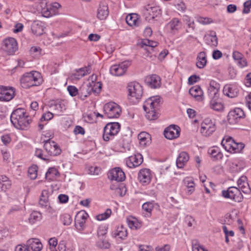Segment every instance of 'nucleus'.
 I'll return each instance as SVG.
<instances>
[{
  "instance_id": "nucleus-1",
  "label": "nucleus",
  "mask_w": 251,
  "mask_h": 251,
  "mask_svg": "<svg viewBox=\"0 0 251 251\" xmlns=\"http://www.w3.org/2000/svg\"><path fill=\"white\" fill-rule=\"evenodd\" d=\"M11 122L17 128L25 130L31 123V119L23 108H18L13 111L10 117Z\"/></svg>"
},
{
  "instance_id": "nucleus-2",
  "label": "nucleus",
  "mask_w": 251,
  "mask_h": 251,
  "mask_svg": "<svg viewBox=\"0 0 251 251\" xmlns=\"http://www.w3.org/2000/svg\"><path fill=\"white\" fill-rule=\"evenodd\" d=\"M160 105V98L158 96L151 97L144 102L143 108L146 117L149 120H156L159 115L158 110Z\"/></svg>"
},
{
  "instance_id": "nucleus-3",
  "label": "nucleus",
  "mask_w": 251,
  "mask_h": 251,
  "mask_svg": "<svg viewBox=\"0 0 251 251\" xmlns=\"http://www.w3.org/2000/svg\"><path fill=\"white\" fill-rule=\"evenodd\" d=\"M20 81L22 87L25 89L38 86L41 82V74L36 71L25 73L21 77Z\"/></svg>"
},
{
  "instance_id": "nucleus-4",
  "label": "nucleus",
  "mask_w": 251,
  "mask_h": 251,
  "mask_svg": "<svg viewBox=\"0 0 251 251\" xmlns=\"http://www.w3.org/2000/svg\"><path fill=\"white\" fill-rule=\"evenodd\" d=\"M128 99L133 103L137 102L143 94L142 87L136 82H130L128 84Z\"/></svg>"
},
{
  "instance_id": "nucleus-5",
  "label": "nucleus",
  "mask_w": 251,
  "mask_h": 251,
  "mask_svg": "<svg viewBox=\"0 0 251 251\" xmlns=\"http://www.w3.org/2000/svg\"><path fill=\"white\" fill-rule=\"evenodd\" d=\"M120 124L119 123H109L106 124L103 129V139L108 141L113 138L119 131Z\"/></svg>"
},
{
  "instance_id": "nucleus-6",
  "label": "nucleus",
  "mask_w": 251,
  "mask_h": 251,
  "mask_svg": "<svg viewBox=\"0 0 251 251\" xmlns=\"http://www.w3.org/2000/svg\"><path fill=\"white\" fill-rule=\"evenodd\" d=\"M103 111L106 118H116L120 116L121 109L117 103L110 102L104 105Z\"/></svg>"
},
{
  "instance_id": "nucleus-7",
  "label": "nucleus",
  "mask_w": 251,
  "mask_h": 251,
  "mask_svg": "<svg viewBox=\"0 0 251 251\" xmlns=\"http://www.w3.org/2000/svg\"><path fill=\"white\" fill-rule=\"evenodd\" d=\"M222 195L225 198L238 202H241L243 199L240 190L236 187H230L227 190H223Z\"/></svg>"
},
{
  "instance_id": "nucleus-8",
  "label": "nucleus",
  "mask_w": 251,
  "mask_h": 251,
  "mask_svg": "<svg viewBox=\"0 0 251 251\" xmlns=\"http://www.w3.org/2000/svg\"><path fill=\"white\" fill-rule=\"evenodd\" d=\"M2 49L8 55H13L18 50V43L13 38L9 37L3 41Z\"/></svg>"
},
{
  "instance_id": "nucleus-9",
  "label": "nucleus",
  "mask_w": 251,
  "mask_h": 251,
  "mask_svg": "<svg viewBox=\"0 0 251 251\" xmlns=\"http://www.w3.org/2000/svg\"><path fill=\"white\" fill-rule=\"evenodd\" d=\"M216 130L214 122L209 118L204 119L201 124V132L205 136H210Z\"/></svg>"
},
{
  "instance_id": "nucleus-10",
  "label": "nucleus",
  "mask_w": 251,
  "mask_h": 251,
  "mask_svg": "<svg viewBox=\"0 0 251 251\" xmlns=\"http://www.w3.org/2000/svg\"><path fill=\"white\" fill-rule=\"evenodd\" d=\"M44 149L49 155L56 156L61 153V150L57 144L53 141L48 139L44 141Z\"/></svg>"
},
{
  "instance_id": "nucleus-11",
  "label": "nucleus",
  "mask_w": 251,
  "mask_h": 251,
  "mask_svg": "<svg viewBox=\"0 0 251 251\" xmlns=\"http://www.w3.org/2000/svg\"><path fill=\"white\" fill-rule=\"evenodd\" d=\"M88 214L84 211L78 212L75 217V224L76 229L79 231H82L86 227V221L87 219Z\"/></svg>"
},
{
  "instance_id": "nucleus-12",
  "label": "nucleus",
  "mask_w": 251,
  "mask_h": 251,
  "mask_svg": "<svg viewBox=\"0 0 251 251\" xmlns=\"http://www.w3.org/2000/svg\"><path fill=\"white\" fill-rule=\"evenodd\" d=\"M243 110L240 108H236L230 111L227 115V119L231 124L237 123L241 119L245 117Z\"/></svg>"
},
{
  "instance_id": "nucleus-13",
  "label": "nucleus",
  "mask_w": 251,
  "mask_h": 251,
  "mask_svg": "<svg viewBox=\"0 0 251 251\" xmlns=\"http://www.w3.org/2000/svg\"><path fill=\"white\" fill-rule=\"evenodd\" d=\"M129 65V62L127 61L122 62L119 64L113 65L110 67V72L113 75L121 76L125 73Z\"/></svg>"
},
{
  "instance_id": "nucleus-14",
  "label": "nucleus",
  "mask_w": 251,
  "mask_h": 251,
  "mask_svg": "<svg viewBox=\"0 0 251 251\" xmlns=\"http://www.w3.org/2000/svg\"><path fill=\"white\" fill-rule=\"evenodd\" d=\"M15 96L14 89L12 87L0 86V100L8 101Z\"/></svg>"
},
{
  "instance_id": "nucleus-15",
  "label": "nucleus",
  "mask_w": 251,
  "mask_h": 251,
  "mask_svg": "<svg viewBox=\"0 0 251 251\" xmlns=\"http://www.w3.org/2000/svg\"><path fill=\"white\" fill-rule=\"evenodd\" d=\"M108 177L112 180L121 182L125 179L126 176L124 172L119 167L115 168L108 172Z\"/></svg>"
},
{
  "instance_id": "nucleus-16",
  "label": "nucleus",
  "mask_w": 251,
  "mask_h": 251,
  "mask_svg": "<svg viewBox=\"0 0 251 251\" xmlns=\"http://www.w3.org/2000/svg\"><path fill=\"white\" fill-rule=\"evenodd\" d=\"M92 83H87L82 85L79 88L78 95L82 99L85 98L90 95L92 92L99 93L100 91H98L96 89H94Z\"/></svg>"
},
{
  "instance_id": "nucleus-17",
  "label": "nucleus",
  "mask_w": 251,
  "mask_h": 251,
  "mask_svg": "<svg viewBox=\"0 0 251 251\" xmlns=\"http://www.w3.org/2000/svg\"><path fill=\"white\" fill-rule=\"evenodd\" d=\"M164 134L165 137L168 139L176 138L180 135V128L177 126H170L164 130Z\"/></svg>"
},
{
  "instance_id": "nucleus-18",
  "label": "nucleus",
  "mask_w": 251,
  "mask_h": 251,
  "mask_svg": "<svg viewBox=\"0 0 251 251\" xmlns=\"http://www.w3.org/2000/svg\"><path fill=\"white\" fill-rule=\"evenodd\" d=\"M181 21L177 18H173L166 25V28L168 29L171 33L175 34L182 26Z\"/></svg>"
},
{
  "instance_id": "nucleus-19",
  "label": "nucleus",
  "mask_w": 251,
  "mask_h": 251,
  "mask_svg": "<svg viewBox=\"0 0 251 251\" xmlns=\"http://www.w3.org/2000/svg\"><path fill=\"white\" fill-rule=\"evenodd\" d=\"M151 172L149 169H144L141 170L138 173V180L144 185L150 183L151 180Z\"/></svg>"
},
{
  "instance_id": "nucleus-20",
  "label": "nucleus",
  "mask_w": 251,
  "mask_h": 251,
  "mask_svg": "<svg viewBox=\"0 0 251 251\" xmlns=\"http://www.w3.org/2000/svg\"><path fill=\"white\" fill-rule=\"evenodd\" d=\"M204 41L207 45L211 47H216L218 45V38L216 33L212 30L207 31L204 35Z\"/></svg>"
},
{
  "instance_id": "nucleus-21",
  "label": "nucleus",
  "mask_w": 251,
  "mask_h": 251,
  "mask_svg": "<svg viewBox=\"0 0 251 251\" xmlns=\"http://www.w3.org/2000/svg\"><path fill=\"white\" fill-rule=\"evenodd\" d=\"M143 161L142 155L137 154L129 156L126 160V163L129 168L136 167L141 165Z\"/></svg>"
},
{
  "instance_id": "nucleus-22",
  "label": "nucleus",
  "mask_w": 251,
  "mask_h": 251,
  "mask_svg": "<svg viewBox=\"0 0 251 251\" xmlns=\"http://www.w3.org/2000/svg\"><path fill=\"white\" fill-rule=\"evenodd\" d=\"M219 89V84L214 80H211L208 88V94L209 98L211 99L218 98Z\"/></svg>"
},
{
  "instance_id": "nucleus-23",
  "label": "nucleus",
  "mask_w": 251,
  "mask_h": 251,
  "mask_svg": "<svg viewBox=\"0 0 251 251\" xmlns=\"http://www.w3.org/2000/svg\"><path fill=\"white\" fill-rule=\"evenodd\" d=\"M91 72V67L88 65L87 67L80 68L76 70L72 75L71 77L73 79L78 80L85 75L89 74Z\"/></svg>"
},
{
  "instance_id": "nucleus-24",
  "label": "nucleus",
  "mask_w": 251,
  "mask_h": 251,
  "mask_svg": "<svg viewBox=\"0 0 251 251\" xmlns=\"http://www.w3.org/2000/svg\"><path fill=\"white\" fill-rule=\"evenodd\" d=\"M109 14V10L107 3L105 2H101L98 9L97 17L103 20L106 18Z\"/></svg>"
},
{
  "instance_id": "nucleus-25",
  "label": "nucleus",
  "mask_w": 251,
  "mask_h": 251,
  "mask_svg": "<svg viewBox=\"0 0 251 251\" xmlns=\"http://www.w3.org/2000/svg\"><path fill=\"white\" fill-rule=\"evenodd\" d=\"M146 83L152 88H157L160 87V78L156 75H152L146 77Z\"/></svg>"
},
{
  "instance_id": "nucleus-26",
  "label": "nucleus",
  "mask_w": 251,
  "mask_h": 251,
  "mask_svg": "<svg viewBox=\"0 0 251 251\" xmlns=\"http://www.w3.org/2000/svg\"><path fill=\"white\" fill-rule=\"evenodd\" d=\"M26 245L28 249L30 248L33 251H40L43 248L41 242L37 238H31L28 240Z\"/></svg>"
},
{
  "instance_id": "nucleus-27",
  "label": "nucleus",
  "mask_w": 251,
  "mask_h": 251,
  "mask_svg": "<svg viewBox=\"0 0 251 251\" xmlns=\"http://www.w3.org/2000/svg\"><path fill=\"white\" fill-rule=\"evenodd\" d=\"M196 60V66L199 69L204 68L207 62L206 52L205 51L199 52L197 55Z\"/></svg>"
},
{
  "instance_id": "nucleus-28",
  "label": "nucleus",
  "mask_w": 251,
  "mask_h": 251,
  "mask_svg": "<svg viewBox=\"0 0 251 251\" xmlns=\"http://www.w3.org/2000/svg\"><path fill=\"white\" fill-rule=\"evenodd\" d=\"M32 33L37 36H40L44 32L43 23L40 21H34L31 25Z\"/></svg>"
},
{
  "instance_id": "nucleus-29",
  "label": "nucleus",
  "mask_w": 251,
  "mask_h": 251,
  "mask_svg": "<svg viewBox=\"0 0 251 251\" xmlns=\"http://www.w3.org/2000/svg\"><path fill=\"white\" fill-rule=\"evenodd\" d=\"M147 14L150 15L152 19L161 15V10L159 6L152 5L151 4L148 5L146 7Z\"/></svg>"
},
{
  "instance_id": "nucleus-30",
  "label": "nucleus",
  "mask_w": 251,
  "mask_h": 251,
  "mask_svg": "<svg viewBox=\"0 0 251 251\" xmlns=\"http://www.w3.org/2000/svg\"><path fill=\"white\" fill-rule=\"evenodd\" d=\"M189 93L197 100L200 101L202 100L203 92L199 86L196 85L191 87L189 89Z\"/></svg>"
},
{
  "instance_id": "nucleus-31",
  "label": "nucleus",
  "mask_w": 251,
  "mask_h": 251,
  "mask_svg": "<svg viewBox=\"0 0 251 251\" xmlns=\"http://www.w3.org/2000/svg\"><path fill=\"white\" fill-rule=\"evenodd\" d=\"M247 177L245 176H241L237 181L239 188L244 193H249L251 191L248 183L247 182Z\"/></svg>"
},
{
  "instance_id": "nucleus-32",
  "label": "nucleus",
  "mask_w": 251,
  "mask_h": 251,
  "mask_svg": "<svg viewBox=\"0 0 251 251\" xmlns=\"http://www.w3.org/2000/svg\"><path fill=\"white\" fill-rule=\"evenodd\" d=\"M189 157L186 152H181L177 158L176 164L178 168H182L189 160Z\"/></svg>"
},
{
  "instance_id": "nucleus-33",
  "label": "nucleus",
  "mask_w": 251,
  "mask_h": 251,
  "mask_svg": "<svg viewBox=\"0 0 251 251\" xmlns=\"http://www.w3.org/2000/svg\"><path fill=\"white\" fill-rule=\"evenodd\" d=\"M210 107L216 111H222L224 110V105L219 97L211 99L210 101Z\"/></svg>"
},
{
  "instance_id": "nucleus-34",
  "label": "nucleus",
  "mask_w": 251,
  "mask_h": 251,
  "mask_svg": "<svg viewBox=\"0 0 251 251\" xmlns=\"http://www.w3.org/2000/svg\"><path fill=\"white\" fill-rule=\"evenodd\" d=\"M208 153L214 161L221 159L223 156V153L220 151V150L215 147L209 148L208 151Z\"/></svg>"
},
{
  "instance_id": "nucleus-35",
  "label": "nucleus",
  "mask_w": 251,
  "mask_h": 251,
  "mask_svg": "<svg viewBox=\"0 0 251 251\" xmlns=\"http://www.w3.org/2000/svg\"><path fill=\"white\" fill-rule=\"evenodd\" d=\"M11 186V180L5 176H0V189L4 192Z\"/></svg>"
},
{
  "instance_id": "nucleus-36",
  "label": "nucleus",
  "mask_w": 251,
  "mask_h": 251,
  "mask_svg": "<svg viewBox=\"0 0 251 251\" xmlns=\"http://www.w3.org/2000/svg\"><path fill=\"white\" fill-rule=\"evenodd\" d=\"M234 141L231 137H225L221 142V145L226 151L231 152Z\"/></svg>"
},
{
  "instance_id": "nucleus-37",
  "label": "nucleus",
  "mask_w": 251,
  "mask_h": 251,
  "mask_svg": "<svg viewBox=\"0 0 251 251\" xmlns=\"http://www.w3.org/2000/svg\"><path fill=\"white\" fill-rule=\"evenodd\" d=\"M138 138L142 146H145L151 143L150 135L146 132H142L139 134Z\"/></svg>"
},
{
  "instance_id": "nucleus-38",
  "label": "nucleus",
  "mask_w": 251,
  "mask_h": 251,
  "mask_svg": "<svg viewBox=\"0 0 251 251\" xmlns=\"http://www.w3.org/2000/svg\"><path fill=\"white\" fill-rule=\"evenodd\" d=\"M47 191L43 190L42 192L41 197L39 203L41 207L48 209L50 207V204L49 201L48 197L47 196Z\"/></svg>"
},
{
  "instance_id": "nucleus-39",
  "label": "nucleus",
  "mask_w": 251,
  "mask_h": 251,
  "mask_svg": "<svg viewBox=\"0 0 251 251\" xmlns=\"http://www.w3.org/2000/svg\"><path fill=\"white\" fill-rule=\"evenodd\" d=\"M126 23L130 26L138 25V17L136 14H128L126 16Z\"/></svg>"
},
{
  "instance_id": "nucleus-40",
  "label": "nucleus",
  "mask_w": 251,
  "mask_h": 251,
  "mask_svg": "<svg viewBox=\"0 0 251 251\" xmlns=\"http://www.w3.org/2000/svg\"><path fill=\"white\" fill-rule=\"evenodd\" d=\"M43 1L45 2V6L43 7V5H41V12L43 16L46 18H48L54 15V11L51 10L50 5L47 4L46 0H44Z\"/></svg>"
},
{
  "instance_id": "nucleus-41",
  "label": "nucleus",
  "mask_w": 251,
  "mask_h": 251,
  "mask_svg": "<svg viewBox=\"0 0 251 251\" xmlns=\"http://www.w3.org/2000/svg\"><path fill=\"white\" fill-rule=\"evenodd\" d=\"M127 231L126 228L123 226L117 227L113 233V235L115 237H118L121 239H124L127 236Z\"/></svg>"
},
{
  "instance_id": "nucleus-42",
  "label": "nucleus",
  "mask_w": 251,
  "mask_h": 251,
  "mask_svg": "<svg viewBox=\"0 0 251 251\" xmlns=\"http://www.w3.org/2000/svg\"><path fill=\"white\" fill-rule=\"evenodd\" d=\"M42 219V214L38 211H33L29 215L28 221L30 224H34Z\"/></svg>"
},
{
  "instance_id": "nucleus-43",
  "label": "nucleus",
  "mask_w": 251,
  "mask_h": 251,
  "mask_svg": "<svg viewBox=\"0 0 251 251\" xmlns=\"http://www.w3.org/2000/svg\"><path fill=\"white\" fill-rule=\"evenodd\" d=\"M153 208V204L151 202H146L142 205V209L146 213L143 212L145 217H149L151 216V211Z\"/></svg>"
},
{
  "instance_id": "nucleus-44",
  "label": "nucleus",
  "mask_w": 251,
  "mask_h": 251,
  "mask_svg": "<svg viewBox=\"0 0 251 251\" xmlns=\"http://www.w3.org/2000/svg\"><path fill=\"white\" fill-rule=\"evenodd\" d=\"M183 182L188 188L187 193L188 195H191L195 190V184L192 179L190 178H185L183 180Z\"/></svg>"
},
{
  "instance_id": "nucleus-45",
  "label": "nucleus",
  "mask_w": 251,
  "mask_h": 251,
  "mask_svg": "<svg viewBox=\"0 0 251 251\" xmlns=\"http://www.w3.org/2000/svg\"><path fill=\"white\" fill-rule=\"evenodd\" d=\"M126 221L128 226L131 229H137L141 226V224L134 218H128L126 219Z\"/></svg>"
},
{
  "instance_id": "nucleus-46",
  "label": "nucleus",
  "mask_w": 251,
  "mask_h": 251,
  "mask_svg": "<svg viewBox=\"0 0 251 251\" xmlns=\"http://www.w3.org/2000/svg\"><path fill=\"white\" fill-rule=\"evenodd\" d=\"M223 92L225 95L230 98L235 97L237 94V92H234V90H233V88L229 85L225 86Z\"/></svg>"
},
{
  "instance_id": "nucleus-47",
  "label": "nucleus",
  "mask_w": 251,
  "mask_h": 251,
  "mask_svg": "<svg viewBox=\"0 0 251 251\" xmlns=\"http://www.w3.org/2000/svg\"><path fill=\"white\" fill-rule=\"evenodd\" d=\"M38 167L36 165H32L28 168V176L31 179H35L37 176Z\"/></svg>"
},
{
  "instance_id": "nucleus-48",
  "label": "nucleus",
  "mask_w": 251,
  "mask_h": 251,
  "mask_svg": "<svg viewBox=\"0 0 251 251\" xmlns=\"http://www.w3.org/2000/svg\"><path fill=\"white\" fill-rule=\"evenodd\" d=\"M223 230L225 235V242L227 244H228L229 242V238L234 236V232L232 230H228L227 227L225 226H223Z\"/></svg>"
},
{
  "instance_id": "nucleus-49",
  "label": "nucleus",
  "mask_w": 251,
  "mask_h": 251,
  "mask_svg": "<svg viewBox=\"0 0 251 251\" xmlns=\"http://www.w3.org/2000/svg\"><path fill=\"white\" fill-rule=\"evenodd\" d=\"M100 240L97 242V245L101 249H109L110 247V244L108 240L105 239V237L103 238H99Z\"/></svg>"
},
{
  "instance_id": "nucleus-50",
  "label": "nucleus",
  "mask_w": 251,
  "mask_h": 251,
  "mask_svg": "<svg viewBox=\"0 0 251 251\" xmlns=\"http://www.w3.org/2000/svg\"><path fill=\"white\" fill-rule=\"evenodd\" d=\"M58 172L55 168H50L46 174V178L49 179H53L58 175Z\"/></svg>"
},
{
  "instance_id": "nucleus-51",
  "label": "nucleus",
  "mask_w": 251,
  "mask_h": 251,
  "mask_svg": "<svg viewBox=\"0 0 251 251\" xmlns=\"http://www.w3.org/2000/svg\"><path fill=\"white\" fill-rule=\"evenodd\" d=\"M111 213L112 212L110 209H107L104 213L97 215L96 218L99 221L106 220L110 216Z\"/></svg>"
},
{
  "instance_id": "nucleus-52",
  "label": "nucleus",
  "mask_w": 251,
  "mask_h": 251,
  "mask_svg": "<svg viewBox=\"0 0 251 251\" xmlns=\"http://www.w3.org/2000/svg\"><path fill=\"white\" fill-rule=\"evenodd\" d=\"M244 147L245 146L243 143H237L234 142L230 152H240L244 149Z\"/></svg>"
},
{
  "instance_id": "nucleus-53",
  "label": "nucleus",
  "mask_w": 251,
  "mask_h": 251,
  "mask_svg": "<svg viewBox=\"0 0 251 251\" xmlns=\"http://www.w3.org/2000/svg\"><path fill=\"white\" fill-rule=\"evenodd\" d=\"M61 220L63 225L69 226L72 223V218L69 214L66 213L61 216Z\"/></svg>"
},
{
  "instance_id": "nucleus-54",
  "label": "nucleus",
  "mask_w": 251,
  "mask_h": 251,
  "mask_svg": "<svg viewBox=\"0 0 251 251\" xmlns=\"http://www.w3.org/2000/svg\"><path fill=\"white\" fill-rule=\"evenodd\" d=\"M107 233V227L105 226H99L97 234L99 238L105 237V235Z\"/></svg>"
},
{
  "instance_id": "nucleus-55",
  "label": "nucleus",
  "mask_w": 251,
  "mask_h": 251,
  "mask_svg": "<svg viewBox=\"0 0 251 251\" xmlns=\"http://www.w3.org/2000/svg\"><path fill=\"white\" fill-rule=\"evenodd\" d=\"M97 75H92L91 76L90 79L91 80V82H89L88 83H93V86L94 87L95 86H97L98 87V91H100L101 88V84L100 82H97L95 81L97 80Z\"/></svg>"
},
{
  "instance_id": "nucleus-56",
  "label": "nucleus",
  "mask_w": 251,
  "mask_h": 251,
  "mask_svg": "<svg viewBox=\"0 0 251 251\" xmlns=\"http://www.w3.org/2000/svg\"><path fill=\"white\" fill-rule=\"evenodd\" d=\"M89 174L91 175L98 176L100 172V169L97 166H91L88 169Z\"/></svg>"
},
{
  "instance_id": "nucleus-57",
  "label": "nucleus",
  "mask_w": 251,
  "mask_h": 251,
  "mask_svg": "<svg viewBox=\"0 0 251 251\" xmlns=\"http://www.w3.org/2000/svg\"><path fill=\"white\" fill-rule=\"evenodd\" d=\"M142 43L143 45L151 48L155 47L158 45V43L157 42L149 39H144L142 41Z\"/></svg>"
},
{
  "instance_id": "nucleus-58",
  "label": "nucleus",
  "mask_w": 251,
  "mask_h": 251,
  "mask_svg": "<svg viewBox=\"0 0 251 251\" xmlns=\"http://www.w3.org/2000/svg\"><path fill=\"white\" fill-rule=\"evenodd\" d=\"M64 105H62L61 103L55 102L51 106L52 110H53L56 113L62 112L64 109Z\"/></svg>"
},
{
  "instance_id": "nucleus-59",
  "label": "nucleus",
  "mask_w": 251,
  "mask_h": 251,
  "mask_svg": "<svg viewBox=\"0 0 251 251\" xmlns=\"http://www.w3.org/2000/svg\"><path fill=\"white\" fill-rule=\"evenodd\" d=\"M67 90L70 95L72 97L75 96L77 94L78 95L79 90L74 86L70 85L68 86Z\"/></svg>"
},
{
  "instance_id": "nucleus-60",
  "label": "nucleus",
  "mask_w": 251,
  "mask_h": 251,
  "mask_svg": "<svg viewBox=\"0 0 251 251\" xmlns=\"http://www.w3.org/2000/svg\"><path fill=\"white\" fill-rule=\"evenodd\" d=\"M197 21L202 25L209 24L212 23L213 21L211 18L207 17H200L198 18Z\"/></svg>"
},
{
  "instance_id": "nucleus-61",
  "label": "nucleus",
  "mask_w": 251,
  "mask_h": 251,
  "mask_svg": "<svg viewBox=\"0 0 251 251\" xmlns=\"http://www.w3.org/2000/svg\"><path fill=\"white\" fill-rule=\"evenodd\" d=\"M193 251H208L199 243L196 242L192 243Z\"/></svg>"
},
{
  "instance_id": "nucleus-62",
  "label": "nucleus",
  "mask_w": 251,
  "mask_h": 251,
  "mask_svg": "<svg viewBox=\"0 0 251 251\" xmlns=\"http://www.w3.org/2000/svg\"><path fill=\"white\" fill-rule=\"evenodd\" d=\"M251 5V0H249L244 3V9L243 10V13L248 14L250 12Z\"/></svg>"
},
{
  "instance_id": "nucleus-63",
  "label": "nucleus",
  "mask_w": 251,
  "mask_h": 251,
  "mask_svg": "<svg viewBox=\"0 0 251 251\" xmlns=\"http://www.w3.org/2000/svg\"><path fill=\"white\" fill-rule=\"evenodd\" d=\"M74 132L75 134H81L84 135L85 134V130L84 129L79 126H76L74 128Z\"/></svg>"
},
{
  "instance_id": "nucleus-64",
  "label": "nucleus",
  "mask_w": 251,
  "mask_h": 251,
  "mask_svg": "<svg viewBox=\"0 0 251 251\" xmlns=\"http://www.w3.org/2000/svg\"><path fill=\"white\" fill-rule=\"evenodd\" d=\"M171 246L169 244H166L163 246H158L155 248V251H170Z\"/></svg>"
}]
</instances>
